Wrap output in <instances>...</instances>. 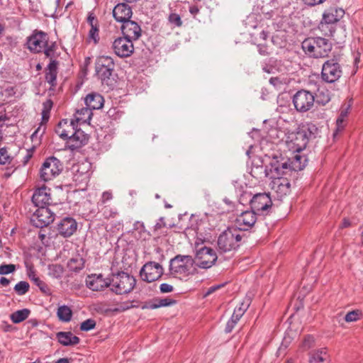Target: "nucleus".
<instances>
[{
  "mask_svg": "<svg viewBox=\"0 0 363 363\" xmlns=\"http://www.w3.org/2000/svg\"><path fill=\"white\" fill-rule=\"evenodd\" d=\"M318 128L314 125L302 126L296 131L288 133L286 143L289 151L293 153L303 150L310 139L315 137Z\"/></svg>",
  "mask_w": 363,
  "mask_h": 363,
  "instance_id": "obj_1",
  "label": "nucleus"
},
{
  "mask_svg": "<svg viewBox=\"0 0 363 363\" xmlns=\"http://www.w3.org/2000/svg\"><path fill=\"white\" fill-rule=\"evenodd\" d=\"M136 279L133 275L123 271L111 273L110 277V290L117 294L123 295L130 293L135 288Z\"/></svg>",
  "mask_w": 363,
  "mask_h": 363,
  "instance_id": "obj_2",
  "label": "nucleus"
},
{
  "mask_svg": "<svg viewBox=\"0 0 363 363\" xmlns=\"http://www.w3.org/2000/svg\"><path fill=\"white\" fill-rule=\"evenodd\" d=\"M302 48L308 55L318 58L325 57L331 51V43L323 38H308L302 42Z\"/></svg>",
  "mask_w": 363,
  "mask_h": 363,
  "instance_id": "obj_3",
  "label": "nucleus"
},
{
  "mask_svg": "<svg viewBox=\"0 0 363 363\" xmlns=\"http://www.w3.org/2000/svg\"><path fill=\"white\" fill-rule=\"evenodd\" d=\"M243 235L234 226L228 227L219 235L217 245L218 250L223 252L237 250L241 245Z\"/></svg>",
  "mask_w": 363,
  "mask_h": 363,
  "instance_id": "obj_4",
  "label": "nucleus"
},
{
  "mask_svg": "<svg viewBox=\"0 0 363 363\" xmlns=\"http://www.w3.org/2000/svg\"><path fill=\"white\" fill-rule=\"evenodd\" d=\"M195 260L191 255H178L171 259L169 271L172 274L189 276L192 274Z\"/></svg>",
  "mask_w": 363,
  "mask_h": 363,
  "instance_id": "obj_5",
  "label": "nucleus"
},
{
  "mask_svg": "<svg viewBox=\"0 0 363 363\" xmlns=\"http://www.w3.org/2000/svg\"><path fill=\"white\" fill-rule=\"evenodd\" d=\"M251 209L257 215H269L272 209V201L269 193H257L251 200Z\"/></svg>",
  "mask_w": 363,
  "mask_h": 363,
  "instance_id": "obj_6",
  "label": "nucleus"
},
{
  "mask_svg": "<svg viewBox=\"0 0 363 363\" xmlns=\"http://www.w3.org/2000/svg\"><path fill=\"white\" fill-rule=\"evenodd\" d=\"M308 160H288L287 162L280 163L279 160H275L271 163V172L274 171L277 175H288L293 172L302 170L306 165Z\"/></svg>",
  "mask_w": 363,
  "mask_h": 363,
  "instance_id": "obj_7",
  "label": "nucleus"
},
{
  "mask_svg": "<svg viewBox=\"0 0 363 363\" xmlns=\"http://www.w3.org/2000/svg\"><path fill=\"white\" fill-rule=\"evenodd\" d=\"M164 274L162 266L155 262H146L140 269V276L143 281L147 283L155 281L160 279Z\"/></svg>",
  "mask_w": 363,
  "mask_h": 363,
  "instance_id": "obj_8",
  "label": "nucleus"
},
{
  "mask_svg": "<svg viewBox=\"0 0 363 363\" xmlns=\"http://www.w3.org/2000/svg\"><path fill=\"white\" fill-rule=\"evenodd\" d=\"M196 265L201 269H209L215 264L218 256L216 251L208 247H202L196 251Z\"/></svg>",
  "mask_w": 363,
  "mask_h": 363,
  "instance_id": "obj_9",
  "label": "nucleus"
},
{
  "mask_svg": "<svg viewBox=\"0 0 363 363\" xmlns=\"http://www.w3.org/2000/svg\"><path fill=\"white\" fill-rule=\"evenodd\" d=\"M55 213L48 206L38 207L32 215L30 221L33 226L42 228L52 223Z\"/></svg>",
  "mask_w": 363,
  "mask_h": 363,
  "instance_id": "obj_10",
  "label": "nucleus"
},
{
  "mask_svg": "<svg viewBox=\"0 0 363 363\" xmlns=\"http://www.w3.org/2000/svg\"><path fill=\"white\" fill-rule=\"evenodd\" d=\"M315 101L313 94L308 91L301 90L296 93L293 98V103L298 111L306 112L310 110Z\"/></svg>",
  "mask_w": 363,
  "mask_h": 363,
  "instance_id": "obj_11",
  "label": "nucleus"
},
{
  "mask_svg": "<svg viewBox=\"0 0 363 363\" xmlns=\"http://www.w3.org/2000/svg\"><path fill=\"white\" fill-rule=\"evenodd\" d=\"M114 69L113 59L108 56H100L97 58L95 69L96 75L101 81L109 79Z\"/></svg>",
  "mask_w": 363,
  "mask_h": 363,
  "instance_id": "obj_12",
  "label": "nucleus"
},
{
  "mask_svg": "<svg viewBox=\"0 0 363 363\" xmlns=\"http://www.w3.org/2000/svg\"><path fill=\"white\" fill-rule=\"evenodd\" d=\"M342 74L340 65L336 59H331L326 61L322 68V78L327 82H334L337 81Z\"/></svg>",
  "mask_w": 363,
  "mask_h": 363,
  "instance_id": "obj_13",
  "label": "nucleus"
},
{
  "mask_svg": "<svg viewBox=\"0 0 363 363\" xmlns=\"http://www.w3.org/2000/svg\"><path fill=\"white\" fill-rule=\"evenodd\" d=\"M62 169L60 160H45L40 168V177L44 182L50 181L59 175Z\"/></svg>",
  "mask_w": 363,
  "mask_h": 363,
  "instance_id": "obj_14",
  "label": "nucleus"
},
{
  "mask_svg": "<svg viewBox=\"0 0 363 363\" xmlns=\"http://www.w3.org/2000/svg\"><path fill=\"white\" fill-rule=\"evenodd\" d=\"M286 175H277L275 172L274 179L271 182V188L274 190L277 197L281 199L291 191V183Z\"/></svg>",
  "mask_w": 363,
  "mask_h": 363,
  "instance_id": "obj_15",
  "label": "nucleus"
},
{
  "mask_svg": "<svg viewBox=\"0 0 363 363\" xmlns=\"http://www.w3.org/2000/svg\"><path fill=\"white\" fill-rule=\"evenodd\" d=\"M112 48L114 53L121 58L130 57L134 52L133 41L124 36L116 39Z\"/></svg>",
  "mask_w": 363,
  "mask_h": 363,
  "instance_id": "obj_16",
  "label": "nucleus"
},
{
  "mask_svg": "<svg viewBox=\"0 0 363 363\" xmlns=\"http://www.w3.org/2000/svg\"><path fill=\"white\" fill-rule=\"evenodd\" d=\"M257 213L253 210L245 211L239 215L235 221V228L239 229L242 233L243 231L251 229L257 220Z\"/></svg>",
  "mask_w": 363,
  "mask_h": 363,
  "instance_id": "obj_17",
  "label": "nucleus"
},
{
  "mask_svg": "<svg viewBox=\"0 0 363 363\" xmlns=\"http://www.w3.org/2000/svg\"><path fill=\"white\" fill-rule=\"evenodd\" d=\"M28 49L33 52H40L48 45V35L43 31H36L27 41Z\"/></svg>",
  "mask_w": 363,
  "mask_h": 363,
  "instance_id": "obj_18",
  "label": "nucleus"
},
{
  "mask_svg": "<svg viewBox=\"0 0 363 363\" xmlns=\"http://www.w3.org/2000/svg\"><path fill=\"white\" fill-rule=\"evenodd\" d=\"M77 229V223L72 217L62 218L57 224V230L59 235L65 238L71 237Z\"/></svg>",
  "mask_w": 363,
  "mask_h": 363,
  "instance_id": "obj_19",
  "label": "nucleus"
},
{
  "mask_svg": "<svg viewBox=\"0 0 363 363\" xmlns=\"http://www.w3.org/2000/svg\"><path fill=\"white\" fill-rule=\"evenodd\" d=\"M85 282L86 286L94 291H103L107 287L110 288V277L105 279L101 274L88 275Z\"/></svg>",
  "mask_w": 363,
  "mask_h": 363,
  "instance_id": "obj_20",
  "label": "nucleus"
},
{
  "mask_svg": "<svg viewBox=\"0 0 363 363\" xmlns=\"http://www.w3.org/2000/svg\"><path fill=\"white\" fill-rule=\"evenodd\" d=\"M91 164L89 160H78L72 164L71 172L74 175V180H85L89 178Z\"/></svg>",
  "mask_w": 363,
  "mask_h": 363,
  "instance_id": "obj_21",
  "label": "nucleus"
},
{
  "mask_svg": "<svg viewBox=\"0 0 363 363\" xmlns=\"http://www.w3.org/2000/svg\"><path fill=\"white\" fill-rule=\"evenodd\" d=\"M32 202L37 207L48 206L52 203L50 189L45 185L35 189L33 196Z\"/></svg>",
  "mask_w": 363,
  "mask_h": 363,
  "instance_id": "obj_22",
  "label": "nucleus"
},
{
  "mask_svg": "<svg viewBox=\"0 0 363 363\" xmlns=\"http://www.w3.org/2000/svg\"><path fill=\"white\" fill-rule=\"evenodd\" d=\"M77 125L74 119H63L57 125L55 132L61 138L68 139L77 129Z\"/></svg>",
  "mask_w": 363,
  "mask_h": 363,
  "instance_id": "obj_23",
  "label": "nucleus"
},
{
  "mask_svg": "<svg viewBox=\"0 0 363 363\" xmlns=\"http://www.w3.org/2000/svg\"><path fill=\"white\" fill-rule=\"evenodd\" d=\"M89 140V136L81 129L77 128L68 138L67 147L71 150H77L85 145Z\"/></svg>",
  "mask_w": 363,
  "mask_h": 363,
  "instance_id": "obj_24",
  "label": "nucleus"
},
{
  "mask_svg": "<svg viewBox=\"0 0 363 363\" xmlns=\"http://www.w3.org/2000/svg\"><path fill=\"white\" fill-rule=\"evenodd\" d=\"M122 33L124 37L132 41L138 40L141 35V28L135 21H127L121 26Z\"/></svg>",
  "mask_w": 363,
  "mask_h": 363,
  "instance_id": "obj_25",
  "label": "nucleus"
},
{
  "mask_svg": "<svg viewBox=\"0 0 363 363\" xmlns=\"http://www.w3.org/2000/svg\"><path fill=\"white\" fill-rule=\"evenodd\" d=\"M113 16L117 21L123 23L132 16L131 8L124 3L118 4L113 10Z\"/></svg>",
  "mask_w": 363,
  "mask_h": 363,
  "instance_id": "obj_26",
  "label": "nucleus"
},
{
  "mask_svg": "<svg viewBox=\"0 0 363 363\" xmlns=\"http://www.w3.org/2000/svg\"><path fill=\"white\" fill-rule=\"evenodd\" d=\"M344 11L342 9H337L336 8H330L325 11L323 15V20L321 21V26L323 24H332L337 22L342 16Z\"/></svg>",
  "mask_w": 363,
  "mask_h": 363,
  "instance_id": "obj_27",
  "label": "nucleus"
},
{
  "mask_svg": "<svg viewBox=\"0 0 363 363\" xmlns=\"http://www.w3.org/2000/svg\"><path fill=\"white\" fill-rule=\"evenodd\" d=\"M56 338L63 346H74L80 342L79 337L74 335L71 332H58L56 334Z\"/></svg>",
  "mask_w": 363,
  "mask_h": 363,
  "instance_id": "obj_28",
  "label": "nucleus"
},
{
  "mask_svg": "<svg viewBox=\"0 0 363 363\" xmlns=\"http://www.w3.org/2000/svg\"><path fill=\"white\" fill-rule=\"evenodd\" d=\"M85 104L91 110L100 109L104 106V97L97 93L89 94L85 99Z\"/></svg>",
  "mask_w": 363,
  "mask_h": 363,
  "instance_id": "obj_29",
  "label": "nucleus"
},
{
  "mask_svg": "<svg viewBox=\"0 0 363 363\" xmlns=\"http://www.w3.org/2000/svg\"><path fill=\"white\" fill-rule=\"evenodd\" d=\"M352 106V99L348 100L346 103H345L341 108L340 115L337 119V130L340 131L342 130L345 125V120L347 117V114Z\"/></svg>",
  "mask_w": 363,
  "mask_h": 363,
  "instance_id": "obj_30",
  "label": "nucleus"
},
{
  "mask_svg": "<svg viewBox=\"0 0 363 363\" xmlns=\"http://www.w3.org/2000/svg\"><path fill=\"white\" fill-rule=\"evenodd\" d=\"M57 61L50 62L46 69L45 79L48 83L50 84L51 87L56 85L57 74Z\"/></svg>",
  "mask_w": 363,
  "mask_h": 363,
  "instance_id": "obj_31",
  "label": "nucleus"
},
{
  "mask_svg": "<svg viewBox=\"0 0 363 363\" xmlns=\"http://www.w3.org/2000/svg\"><path fill=\"white\" fill-rule=\"evenodd\" d=\"M91 116V110L88 106H86V108H82L76 111L74 120L77 122V123L82 124L89 122Z\"/></svg>",
  "mask_w": 363,
  "mask_h": 363,
  "instance_id": "obj_32",
  "label": "nucleus"
},
{
  "mask_svg": "<svg viewBox=\"0 0 363 363\" xmlns=\"http://www.w3.org/2000/svg\"><path fill=\"white\" fill-rule=\"evenodd\" d=\"M84 259L77 256L72 257L67 262V268L72 272L78 273L84 267Z\"/></svg>",
  "mask_w": 363,
  "mask_h": 363,
  "instance_id": "obj_33",
  "label": "nucleus"
},
{
  "mask_svg": "<svg viewBox=\"0 0 363 363\" xmlns=\"http://www.w3.org/2000/svg\"><path fill=\"white\" fill-rule=\"evenodd\" d=\"M329 355L325 348H322L314 352L309 359L310 363H327L328 362Z\"/></svg>",
  "mask_w": 363,
  "mask_h": 363,
  "instance_id": "obj_34",
  "label": "nucleus"
},
{
  "mask_svg": "<svg viewBox=\"0 0 363 363\" xmlns=\"http://www.w3.org/2000/svg\"><path fill=\"white\" fill-rule=\"evenodd\" d=\"M57 315L60 320L67 323L70 321L72 311L69 306L63 305L58 308Z\"/></svg>",
  "mask_w": 363,
  "mask_h": 363,
  "instance_id": "obj_35",
  "label": "nucleus"
},
{
  "mask_svg": "<svg viewBox=\"0 0 363 363\" xmlns=\"http://www.w3.org/2000/svg\"><path fill=\"white\" fill-rule=\"evenodd\" d=\"M30 313V311L28 308L18 310L11 315V320L13 323H19L25 320Z\"/></svg>",
  "mask_w": 363,
  "mask_h": 363,
  "instance_id": "obj_36",
  "label": "nucleus"
},
{
  "mask_svg": "<svg viewBox=\"0 0 363 363\" xmlns=\"http://www.w3.org/2000/svg\"><path fill=\"white\" fill-rule=\"evenodd\" d=\"M48 270L49 275L56 279L61 278L64 273L63 267L61 264H58L49 265Z\"/></svg>",
  "mask_w": 363,
  "mask_h": 363,
  "instance_id": "obj_37",
  "label": "nucleus"
},
{
  "mask_svg": "<svg viewBox=\"0 0 363 363\" xmlns=\"http://www.w3.org/2000/svg\"><path fill=\"white\" fill-rule=\"evenodd\" d=\"M30 289L28 282L26 281H21L18 282L14 286V291L19 296L26 294Z\"/></svg>",
  "mask_w": 363,
  "mask_h": 363,
  "instance_id": "obj_38",
  "label": "nucleus"
},
{
  "mask_svg": "<svg viewBox=\"0 0 363 363\" xmlns=\"http://www.w3.org/2000/svg\"><path fill=\"white\" fill-rule=\"evenodd\" d=\"M34 284H35L40 290L45 295L50 296L52 294V291L45 282L42 281L39 277L33 279Z\"/></svg>",
  "mask_w": 363,
  "mask_h": 363,
  "instance_id": "obj_39",
  "label": "nucleus"
},
{
  "mask_svg": "<svg viewBox=\"0 0 363 363\" xmlns=\"http://www.w3.org/2000/svg\"><path fill=\"white\" fill-rule=\"evenodd\" d=\"M238 201L242 205L249 203L251 206V200L252 199V193L247 191H239Z\"/></svg>",
  "mask_w": 363,
  "mask_h": 363,
  "instance_id": "obj_40",
  "label": "nucleus"
},
{
  "mask_svg": "<svg viewBox=\"0 0 363 363\" xmlns=\"http://www.w3.org/2000/svg\"><path fill=\"white\" fill-rule=\"evenodd\" d=\"M57 49L55 43H52L51 45L45 48V55L47 57L50 58V62L57 61L56 59L58 57V55L56 53V50Z\"/></svg>",
  "mask_w": 363,
  "mask_h": 363,
  "instance_id": "obj_41",
  "label": "nucleus"
},
{
  "mask_svg": "<svg viewBox=\"0 0 363 363\" xmlns=\"http://www.w3.org/2000/svg\"><path fill=\"white\" fill-rule=\"evenodd\" d=\"M13 160H0V164L2 166H6V172H4V177L5 178H9L13 172L15 171L16 168L13 169V164L12 162Z\"/></svg>",
  "mask_w": 363,
  "mask_h": 363,
  "instance_id": "obj_42",
  "label": "nucleus"
},
{
  "mask_svg": "<svg viewBox=\"0 0 363 363\" xmlns=\"http://www.w3.org/2000/svg\"><path fill=\"white\" fill-rule=\"evenodd\" d=\"M251 303V298L249 296H245L243 301L240 303V306L236 307L235 308V311L238 312L240 311V315L242 316L245 311L249 308Z\"/></svg>",
  "mask_w": 363,
  "mask_h": 363,
  "instance_id": "obj_43",
  "label": "nucleus"
},
{
  "mask_svg": "<svg viewBox=\"0 0 363 363\" xmlns=\"http://www.w3.org/2000/svg\"><path fill=\"white\" fill-rule=\"evenodd\" d=\"M362 315V312L359 310H354L348 312L345 316V320L347 323L358 320Z\"/></svg>",
  "mask_w": 363,
  "mask_h": 363,
  "instance_id": "obj_44",
  "label": "nucleus"
},
{
  "mask_svg": "<svg viewBox=\"0 0 363 363\" xmlns=\"http://www.w3.org/2000/svg\"><path fill=\"white\" fill-rule=\"evenodd\" d=\"M52 101L50 99L46 100L43 103V109L42 111L43 120L47 121L49 118L50 111L52 107Z\"/></svg>",
  "mask_w": 363,
  "mask_h": 363,
  "instance_id": "obj_45",
  "label": "nucleus"
},
{
  "mask_svg": "<svg viewBox=\"0 0 363 363\" xmlns=\"http://www.w3.org/2000/svg\"><path fill=\"white\" fill-rule=\"evenodd\" d=\"M96 327V321L94 319L89 318L80 325V330L82 331H89Z\"/></svg>",
  "mask_w": 363,
  "mask_h": 363,
  "instance_id": "obj_46",
  "label": "nucleus"
},
{
  "mask_svg": "<svg viewBox=\"0 0 363 363\" xmlns=\"http://www.w3.org/2000/svg\"><path fill=\"white\" fill-rule=\"evenodd\" d=\"M330 99L328 90H318V94H317L318 103L325 104L330 101Z\"/></svg>",
  "mask_w": 363,
  "mask_h": 363,
  "instance_id": "obj_47",
  "label": "nucleus"
},
{
  "mask_svg": "<svg viewBox=\"0 0 363 363\" xmlns=\"http://www.w3.org/2000/svg\"><path fill=\"white\" fill-rule=\"evenodd\" d=\"M160 298H154L152 300L145 302V303L142 306V309H156L160 308Z\"/></svg>",
  "mask_w": 363,
  "mask_h": 363,
  "instance_id": "obj_48",
  "label": "nucleus"
},
{
  "mask_svg": "<svg viewBox=\"0 0 363 363\" xmlns=\"http://www.w3.org/2000/svg\"><path fill=\"white\" fill-rule=\"evenodd\" d=\"M103 216L105 218H115L118 214L117 210L110 206H105L102 209Z\"/></svg>",
  "mask_w": 363,
  "mask_h": 363,
  "instance_id": "obj_49",
  "label": "nucleus"
},
{
  "mask_svg": "<svg viewBox=\"0 0 363 363\" xmlns=\"http://www.w3.org/2000/svg\"><path fill=\"white\" fill-rule=\"evenodd\" d=\"M16 269V265L13 264H1L0 266V275H5L13 273Z\"/></svg>",
  "mask_w": 363,
  "mask_h": 363,
  "instance_id": "obj_50",
  "label": "nucleus"
},
{
  "mask_svg": "<svg viewBox=\"0 0 363 363\" xmlns=\"http://www.w3.org/2000/svg\"><path fill=\"white\" fill-rule=\"evenodd\" d=\"M88 20L90 22L91 26L89 30V37L94 40L95 42H96V37L98 36V29L93 26L92 21L94 20V18L91 16H89Z\"/></svg>",
  "mask_w": 363,
  "mask_h": 363,
  "instance_id": "obj_51",
  "label": "nucleus"
},
{
  "mask_svg": "<svg viewBox=\"0 0 363 363\" xmlns=\"http://www.w3.org/2000/svg\"><path fill=\"white\" fill-rule=\"evenodd\" d=\"M314 338L312 335H306L303 341V347L304 349L308 350L313 346Z\"/></svg>",
  "mask_w": 363,
  "mask_h": 363,
  "instance_id": "obj_52",
  "label": "nucleus"
},
{
  "mask_svg": "<svg viewBox=\"0 0 363 363\" xmlns=\"http://www.w3.org/2000/svg\"><path fill=\"white\" fill-rule=\"evenodd\" d=\"M169 21L177 26H181L182 24L180 16L177 13H171L169 16Z\"/></svg>",
  "mask_w": 363,
  "mask_h": 363,
  "instance_id": "obj_53",
  "label": "nucleus"
},
{
  "mask_svg": "<svg viewBox=\"0 0 363 363\" xmlns=\"http://www.w3.org/2000/svg\"><path fill=\"white\" fill-rule=\"evenodd\" d=\"M176 303H177V301L174 299H172V298H160V303L158 306H160V308L165 307V306H170L174 305Z\"/></svg>",
  "mask_w": 363,
  "mask_h": 363,
  "instance_id": "obj_54",
  "label": "nucleus"
},
{
  "mask_svg": "<svg viewBox=\"0 0 363 363\" xmlns=\"http://www.w3.org/2000/svg\"><path fill=\"white\" fill-rule=\"evenodd\" d=\"M237 323H236L235 320H233V319L230 318L228 320L227 323H226V326H225V332L226 333H231Z\"/></svg>",
  "mask_w": 363,
  "mask_h": 363,
  "instance_id": "obj_55",
  "label": "nucleus"
},
{
  "mask_svg": "<svg viewBox=\"0 0 363 363\" xmlns=\"http://www.w3.org/2000/svg\"><path fill=\"white\" fill-rule=\"evenodd\" d=\"M173 289V286L167 283H162L160 286V290L162 293H169L172 292Z\"/></svg>",
  "mask_w": 363,
  "mask_h": 363,
  "instance_id": "obj_56",
  "label": "nucleus"
},
{
  "mask_svg": "<svg viewBox=\"0 0 363 363\" xmlns=\"http://www.w3.org/2000/svg\"><path fill=\"white\" fill-rule=\"evenodd\" d=\"M257 162L260 164H257L256 165L254 164V163H252V165L254 166V167H255L256 169L257 170H259L260 171V173H264L266 175V172H267V169L263 167V160H257Z\"/></svg>",
  "mask_w": 363,
  "mask_h": 363,
  "instance_id": "obj_57",
  "label": "nucleus"
},
{
  "mask_svg": "<svg viewBox=\"0 0 363 363\" xmlns=\"http://www.w3.org/2000/svg\"><path fill=\"white\" fill-rule=\"evenodd\" d=\"M224 285H225L224 284H222L214 285V286L209 287L208 289V291H206V295L207 296V295L211 294L212 293L215 292L218 289L223 287Z\"/></svg>",
  "mask_w": 363,
  "mask_h": 363,
  "instance_id": "obj_58",
  "label": "nucleus"
},
{
  "mask_svg": "<svg viewBox=\"0 0 363 363\" xmlns=\"http://www.w3.org/2000/svg\"><path fill=\"white\" fill-rule=\"evenodd\" d=\"M352 225L351 221L347 218H344L340 225V228H347Z\"/></svg>",
  "mask_w": 363,
  "mask_h": 363,
  "instance_id": "obj_59",
  "label": "nucleus"
},
{
  "mask_svg": "<svg viewBox=\"0 0 363 363\" xmlns=\"http://www.w3.org/2000/svg\"><path fill=\"white\" fill-rule=\"evenodd\" d=\"M134 230H139L140 232L145 231V225L143 222L136 221L134 225Z\"/></svg>",
  "mask_w": 363,
  "mask_h": 363,
  "instance_id": "obj_60",
  "label": "nucleus"
},
{
  "mask_svg": "<svg viewBox=\"0 0 363 363\" xmlns=\"http://www.w3.org/2000/svg\"><path fill=\"white\" fill-rule=\"evenodd\" d=\"M112 194L109 191H104L103 194H102V196H101V201L103 203H105L107 201H109L111 199H112Z\"/></svg>",
  "mask_w": 363,
  "mask_h": 363,
  "instance_id": "obj_61",
  "label": "nucleus"
},
{
  "mask_svg": "<svg viewBox=\"0 0 363 363\" xmlns=\"http://www.w3.org/2000/svg\"><path fill=\"white\" fill-rule=\"evenodd\" d=\"M28 276L32 281H33L35 278L38 277L33 267H29L28 269Z\"/></svg>",
  "mask_w": 363,
  "mask_h": 363,
  "instance_id": "obj_62",
  "label": "nucleus"
},
{
  "mask_svg": "<svg viewBox=\"0 0 363 363\" xmlns=\"http://www.w3.org/2000/svg\"><path fill=\"white\" fill-rule=\"evenodd\" d=\"M325 0H303L305 4L309 6H315L317 4H322Z\"/></svg>",
  "mask_w": 363,
  "mask_h": 363,
  "instance_id": "obj_63",
  "label": "nucleus"
},
{
  "mask_svg": "<svg viewBox=\"0 0 363 363\" xmlns=\"http://www.w3.org/2000/svg\"><path fill=\"white\" fill-rule=\"evenodd\" d=\"M41 130V127H39L31 135V140L33 142H38V135Z\"/></svg>",
  "mask_w": 363,
  "mask_h": 363,
  "instance_id": "obj_64",
  "label": "nucleus"
}]
</instances>
